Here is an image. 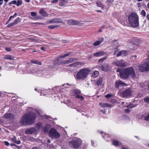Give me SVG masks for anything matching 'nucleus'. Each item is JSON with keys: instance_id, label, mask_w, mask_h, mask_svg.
Listing matches in <instances>:
<instances>
[{"instance_id": "obj_1", "label": "nucleus", "mask_w": 149, "mask_h": 149, "mask_svg": "<svg viewBox=\"0 0 149 149\" xmlns=\"http://www.w3.org/2000/svg\"><path fill=\"white\" fill-rule=\"evenodd\" d=\"M30 108L31 109V112L30 111L25 114L22 117L19 122L21 125H30L33 124L36 118L35 113H39L37 109Z\"/></svg>"}, {"instance_id": "obj_2", "label": "nucleus", "mask_w": 149, "mask_h": 149, "mask_svg": "<svg viewBox=\"0 0 149 149\" xmlns=\"http://www.w3.org/2000/svg\"><path fill=\"white\" fill-rule=\"evenodd\" d=\"M128 20L131 26L133 27L138 26L139 24V17L135 13H132L128 17Z\"/></svg>"}, {"instance_id": "obj_3", "label": "nucleus", "mask_w": 149, "mask_h": 149, "mask_svg": "<svg viewBox=\"0 0 149 149\" xmlns=\"http://www.w3.org/2000/svg\"><path fill=\"white\" fill-rule=\"evenodd\" d=\"M90 70L87 68L82 69L77 74L76 78L77 80H84L87 77Z\"/></svg>"}, {"instance_id": "obj_4", "label": "nucleus", "mask_w": 149, "mask_h": 149, "mask_svg": "<svg viewBox=\"0 0 149 149\" xmlns=\"http://www.w3.org/2000/svg\"><path fill=\"white\" fill-rule=\"evenodd\" d=\"M68 145L71 148H77L81 145V141L78 139H74L68 142Z\"/></svg>"}, {"instance_id": "obj_5", "label": "nucleus", "mask_w": 149, "mask_h": 149, "mask_svg": "<svg viewBox=\"0 0 149 149\" xmlns=\"http://www.w3.org/2000/svg\"><path fill=\"white\" fill-rule=\"evenodd\" d=\"M139 69L141 72H144L149 70V59H146L145 62L138 67Z\"/></svg>"}, {"instance_id": "obj_6", "label": "nucleus", "mask_w": 149, "mask_h": 149, "mask_svg": "<svg viewBox=\"0 0 149 149\" xmlns=\"http://www.w3.org/2000/svg\"><path fill=\"white\" fill-rule=\"evenodd\" d=\"M113 64L120 67H125L129 66L128 64L123 60L116 59L113 61Z\"/></svg>"}, {"instance_id": "obj_7", "label": "nucleus", "mask_w": 149, "mask_h": 149, "mask_svg": "<svg viewBox=\"0 0 149 149\" xmlns=\"http://www.w3.org/2000/svg\"><path fill=\"white\" fill-rule=\"evenodd\" d=\"M49 136L52 138L57 139L60 136V134L55 129L51 128L49 132Z\"/></svg>"}, {"instance_id": "obj_8", "label": "nucleus", "mask_w": 149, "mask_h": 149, "mask_svg": "<svg viewBox=\"0 0 149 149\" xmlns=\"http://www.w3.org/2000/svg\"><path fill=\"white\" fill-rule=\"evenodd\" d=\"M125 69L129 77L130 76L132 78H134L136 77L135 72L132 67H127L125 68Z\"/></svg>"}, {"instance_id": "obj_9", "label": "nucleus", "mask_w": 149, "mask_h": 149, "mask_svg": "<svg viewBox=\"0 0 149 149\" xmlns=\"http://www.w3.org/2000/svg\"><path fill=\"white\" fill-rule=\"evenodd\" d=\"M131 91L130 88L125 90L120 93V97L123 98H128L131 95Z\"/></svg>"}, {"instance_id": "obj_10", "label": "nucleus", "mask_w": 149, "mask_h": 149, "mask_svg": "<svg viewBox=\"0 0 149 149\" xmlns=\"http://www.w3.org/2000/svg\"><path fill=\"white\" fill-rule=\"evenodd\" d=\"M120 77L121 79H126L129 77L125 68L122 69V70L121 72Z\"/></svg>"}, {"instance_id": "obj_11", "label": "nucleus", "mask_w": 149, "mask_h": 149, "mask_svg": "<svg viewBox=\"0 0 149 149\" xmlns=\"http://www.w3.org/2000/svg\"><path fill=\"white\" fill-rule=\"evenodd\" d=\"M126 84L120 80L116 81L115 82V87L118 88L119 87L125 85Z\"/></svg>"}, {"instance_id": "obj_12", "label": "nucleus", "mask_w": 149, "mask_h": 149, "mask_svg": "<svg viewBox=\"0 0 149 149\" xmlns=\"http://www.w3.org/2000/svg\"><path fill=\"white\" fill-rule=\"evenodd\" d=\"M47 22L48 24H54L55 23H62V21L61 19L56 18L52 19L49 20L47 21Z\"/></svg>"}, {"instance_id": "obj_13", "label": "nucleus", "mask_w": 149, "mask_h": 149, "mask_svg": "<svg viewBox=\"0 0 149 149\" xmlns=\"http://www.w3.org/2000/svg\"><path fill=\"white\" fill-rule=\"evenodd\" d=\"M3 118L9 120H12L14 118V116L12 113H8L5 114L4 115Z\"/></svg>"}, {"instance_id": "obj_14", "label": "nucleus", "mask_w": 149, "mask_h": 149, "mask_svg": "<svg viewBox=\"0 0 149 149\" xmlns=\"http://www.w3.org/2000/svg\"><path fill=\"white\" fill-rule=\"evenodd\" d=\"M67 22L68 24L70 25H77L79 23L77 21L72 19L67 20Z\"/></svg>"}, {"instance_id": "obj_15", "label": "nucleus", "mask_w": 149, "mask_h": 149, "mask_svg": "<svg viewBox=\"0 0 149 149\" xmlns=\"http://www.w3.org/2000/svg\"><path fill=\"white\" fill-rule=\"evenodd\" d=\"M36 131L35 128L32 127L29 129H27L25 131V133L27 134H32L34 133Z\"/></svg>"}, {"instance_id": "obj_16", "label": "nucleus", "mask_w": 149, "mask_h": 149, "mask_svg": "<svg viewBox=\"0 0 149 149\" xmlns=\"http://www.w3.org/2000/svg\"><path fill=\"white\" fill-rule=\"evenodd\" d=\"M106 53V52L103 51H100L95 52L94 53V55L96 57H100L104 55Z\"/></svg>"}, {"instance_id": "obj_17", "label": "nucleus", "mask_w": 149, "mask_h": 149, "mask_svg": "<svg viewBox=\"0 0 149 149\" xmlns=\"http://www.w3.org/2000/svg\"><path fill=\"white\" fill-rule=\"evenodd\" d=\"M102 70L104 71H106L108 70L109 68V65L108 64L105 63L103 65H101L100 67Z\"/></svg>"}, {"instance_id": "obj_18", "label": "nucleus", "mask_w": 149, "mask_h": 149, "mask_svg": "<svg viewBox=\"0 0 149 149\" xmlns=\"http://www.w3.org/2000/svg\"><path fill=\"white\" fill-rule=\"evenodd\" d=\"M103 81V78L101 77H99L97 79L96 82V84L97 86H100L102 84Z\"/></svg>"}, {"instance_id": "obj_19", "label": "nucleus", "mask_w": 149, "mask_h": 149, "mask_svg": "<svg viewBox=\"0 0 149 149\" xmlns=\"http://www.w3.org/2000/svg\"><path fill=\"white\" fill-rule=\"evenodd\" d=\"M99 105L102 107L105 108L106 107H110L112 106L111 104H108L107 103H99Z\"/></svg>"}, {"instance_id": "obj_20", "label": "nucleus", "mask_w": 149, "mask_h": 149, "mask_svg": "<svg viewBox=\"0 0 149 149\" xmlns=\"http://www.w3.org/2000/svg\"><path fill=\"white\" fill-rule=\"evenodd\" d=\"M39 13L42 16L44 17H46L47 16V14L46 12H45L42 8L41 9Z\"/></svg>"}, {"instance_id": "obj_21", "label": "nucleus", "mask_w": 149, "mask_h": 149, "mask_svg": "<svg viewBox=\"0 0 149 149\" xmlns=\"http://www.w3.org/2000/svg\"><path fill=\"white\" fill-rule=\"evenodd\" d=\"M78 59L76 58H70L68 60V64L73 62H75L78 61Z\"/></svg>"}, {"instance_id": "obj_22", "label": "nucleus", "mask_w": 149, "mask_h": 149, "mask_svg": "<svg viewBox=\"0 0 149 149\" xmlns=\"http://www.w3.org/2000/svg\"><path fill=\"white\" fill-rule=\"evenodd\" d=\"M4 58L6 59H9L10 60H14V57L10 55H6Z\"/></svg>"}, {"instance_id": "obj_23", "label": "nucleus", "mask_w": 149, "mask_h": 149, "mask_svg": "<svg viewBox=\"0 0 149 149\" xmlns=\"http://www.w3.org/2000/svg\"><path fill=\"white\" fill-rule=\"evenodd\" d=\"M103 40L104 38H101L100 40L97 41L95 42L94 43H93V45L95 46H97L101 43L103 41Z\"/></svg>"}, {"instance_id": "obj_24", "label": "nucleus", "mask_w": 149, "mask_h": 149, "mask_svg": "<svg viewBox=\"0 0 149 149\" xmlns=\"http://www.w3.org/2000/svg\"><path fill=\"white\" fill-rule=\"evenodd\" d=\"M75 66L76 67L78 66H80L81 65H84V63H81L79 62H75Z\"/></svg>"}, {"instance_id": "obj_25", "label": "nucleus", "mask_w": 149, "mask_h": 149, "mask_svg": "<svg viewBox=\"0 0 149 149\" xmlns=\"http://www.w3.org/2000/svg\"><path fill=\"white\" fill-rule=\"evenodd\" d=\"M31 62L34 64H36L39 65H41V62L38 61L36 60H31Z\"/></svg>"}, {"instance_id": "obj_26", "label": "nucleus", "mask_w": 149, "mask_h": 149, "mask_svg": "<svg viewBox=\"0 0 149 149\" xmlns=\"http://www.w3.org/2000/svg\"><path fill=\"white\" fill-rule=\"evenodd\" d=\"M42 124L41 123H38L36 126V127L39 130H40L41 128Z\"/></svg>"}, {"instance_id": "obj_27", "label": "nucleus", "mask_w": 149, "mask_h": 149, "mask_svg": "<svg viewBox=\"0 0 149 149\" xmlns=\"http://www.w3.org/2000/svg\"><path fill=\"white\" fill-rule=\"evenodd\" d=\"M61 61L60 58L58 57L54 60V62L58 65H61V64H59V62H61Z\"/></svg>"}, {"instance_id": "obj_28", "label": "nucleus", "mask_w": 149, "mask_h": 149, "mask_svg": "<svg viewBox=\"0 0 149 149\" xmlns=\"http://www.w3.org/2000/svg\"><path fill=\"white\" fill-rule=\"evenodd\" d=\"M119 143H120L118 141L114 140L113 141V144L115 146H118Z\"/></svg>"}, {"instance_id": "obj_29", "label": "nucleus", "mask_w": 149, "mask_h": 149, "mask_svg": "<svg viewBox=\"0 0 149 149\" xmlns=\"http://www.w3.org/2000/svg\"><path fill=\"white\" fill-rule=\"evenodd\" d=\"M136 105H134L133 104H129L127 105L126 106V107L127 108L131 109L132 108L136 107Z\"/></svg>"}, {"instance_id": "obj_30", "label": "nucleus", "mask_w": 149, "mask_h": 149, "mask_svg": "<svg viewBox=\"0 0 149 149\" xmlns=\"http://www.w3.org/2000/svg\"><path fill=\"white\" fill-rule=\"evenodd\" d=\"M99 75V72L98 71H94L93 74H92V76L93 77L95 78L98 76Z\"/></svg>"}, {"instance_id": "obj_31", "label": "nucleus", "mask_w": 149, "mask_h": 149, "mask_svg": "<svg viewBox=\"0 0 149 149\" xmlns=\"http://www.w3.org/2000/svg\"><path fill=\"white\" fill-rule=\"evenodd\" d=\"M97 5L99 7L101 8H104V6L103 5L102 3L100 1H98L96 3Z\"/></svg>"}, {"instance_id": "obj_32", "label": "nucleus", "mask_w": 149, "mask_h": 149, "mask_svg": "<svg viewBox=\"0 0 149 149\" xmlns=\"http://www.w3.org/2000/svg\"><path fill=\"white\" fill-rule=\"evenodd\" d=\"M59 64L65 65L68 64V60L63 61H61V62H59Z\"/></svg>"}, {"instance_id": "obj_33", "label": "nucleus", "mask_w": 149, "mask_h": 149, "mask_svg": "<svg viewBox=\"0 0 149 149\" xmlns=\"http://www.w3.org/2000/svg\"><path fill=\"white\" fill-rule=\"evenodd\" d=\"M58 26V25H52L49 26H48V28L49 29H54V28H56Z\"/></svg>"}, {"instance_id": "obj_34", "label": "nucleus", "mask_w": 149, "mask_h": 149, "mask_svg": "<svg viewBox=\"0 0 149 149\" xmlns=\"http://www.w3.org/2000/svg\"><path fill=\"white\" fill-rule=\"evenodd\" d=\"M20 21V19L19 17H17L16 19H15L14 21V22L15 25L18 22Z\"/></svg>"}, {"instance_id": "obj_35", "label": "nucleus", "mask_w": 149, "mask_h": 149, "mask_svg": "<svg viewBox=\"0 0 149 149\" xmlns=\"http://www.w3.org/2000/svg\"><path fill=\"white\" fill-rule=\"evenodd\" d=\"M121 56H125L127 54V52L126 51L123 50L121 51Z\"/></svg>"}, {"instance_id": "obj_36", "label": "nucleus", "mask_w": 149, "mask_h": 149, "mask_svg": "<svg viewBox=\"0 0 149 149\" xmlns=\"http://www.w3.org/2000/svg\"><path fill=\"white\" fill-rule=\"evenodd\" d=\"M22 3V1L21 0H18L17 2V3L16 5L17 6H20Z\"/></svg>"}, {"instance_id": "obj_37", "label": "nucleus", "mask_w": 149, "mask_h": 149, "mask_svg": "<svg viewBox=\"0 0 149 149\" xmlns=\"http://www.w3.org/2000/svg\"><path fill=\"white\" fill-rule=\"evenodd\" d=\"M74 92L75 93L77 94H79L81 93L80 91L78 89L74 90Z\"/></svg>"}, {"instance_id": "obj_38", "label": "nucleus", "mask_w": 149, "mask_h": 149, "mask_svg": "<svg viewBox=\"0 0 149 149\" xmlns=\"http://www.w3.org/2000/svg\"><path fill=\"white\" fill-rule=\"evenodd\" d=\"M17 3V1L16 0H13L11 2H10V3H9V4L11 6L12 4H16Z\"/></svg>"}, {"instance_id": "obj_39", "label": "nucleus", "mask_w": 149, "mask_h": 149, "mask_svg": "<svg viewBox=\"0 0 149 149\" xmlns=\"http://www.w3.org/2000/svg\"><path fill=\"white\" fill-rule=\"evenodd\" d=\"M144 101L147 103H149V97H146L144 98Z\"/></svg>"}, {"instance_id": "obj_40", "label": "nucleus", "mask_w": 149, "mask_h": 149, "mask_svg": "<svg viewBox=\"0 0 149 149\" xmlns=\"http://www.w3.org/2000/svg\"><path fill=\"white\" fill-rule=\"evenodd\" d=\"M76 97L77 98H79V99H81V100H82L84 99V97L80 95H77L76 96Z\"/></svg>"}, {"instance_id": "obj_41", "label": "nucleus", "mask_w": 149, "mask_h": 149, "mask_svg": "<svg viewBox=\"0 0 149 149\" xmlns=\"http://www.w3.org/2000/svg\"><path fill=\"white\" fill-rule=\"evenodd\" d=\"M107 58V57H104L103 58H100L99 60V62H101L103 61Z\"/></svg>"}, {"instance_id": "obj_42", "label": "nucleus", "mask_w": 149, "mask_h": 149, "mask_svg": "<svg viewBox=\"0 0 149 149\" xmlns=\"http://www.w3.org/2000/svg\"><path fill=\"white\" fill-rule=\"evenodd\" d=\"M11 139L12 141L15 143L16 142V137L15 136H14L13 138Z\"/></svg>"}, {"instance_id": "obj_43", "label": "nucleus", "mask_w": 149, "mask_h": 149, "mask_svg": "<svg viewBox=\"0 0 149 149\" xmlns=\"http://www.w3.org/2000/svg\"><path fill=\"white\" fill-rule=\"evenodd\" d=\"M15 25V24L14 22H13L10 23L7 26L8 27H12L13 26H14Z\"/></svg>"}, {"instance_id": "obj_44", "label": "nucleus", "mask_w": 149, "mask_h": 149, "mask_svg": "<svg viewBox=\"0 0 149 149\" xmlns=\"http://www.w3.org/2000/svg\"><path fill=\"white\" fill-rule=\"evenodd\" d=\"M49 129L46 127H45L43 128V132H44L46 133L48 132V131Z\"/></svg>"}, {"instance_id": "obj_45", "label": "nucleus", "mask_w": 149, "mask_h": 149, "mask_svg": "<svg viewBox=\"0 0 149 149\" xmlns=\"http://www.w3.org/2000/svg\"><path fill=\"white\" fill-rule=\"evenodd\" d=\"M141 14L143 17H145L146 15V13L144 10H142L141 11Z\"/></svg>"}, {"instance_id": "obj_46", "label": "nucleus", "mask_w": 149, "mask_h": 149, "mask_svg": "<svg viewBox=\"0 0 149 149\" xmlns=\"http://www.w3.org/2000/svg\"><path fill=\"white\" fill-rule=\"evenodd\" d=\"M31 15L33 17L37 15L36 13L35 12H31Z\"/></svg>"}, {"instance_id": "obj_47", "label": "nucleus", "mask_w": 149, "mask_h": 149, "mask_svg": "<svg viewBox=\"0 0 149 149\" xmlns=\"http://www.w3.org/2000/svg\"><path fill=\"white\" fill-rule=\"evenodd\" d=\"M69 66L70 67H76L75 66V63H72V64H69Z\"/></svg>"}, {"instance_id": "obj_48", "label": "nucleus", "mask_w": 149, "mask_h": 149, "mask_svg": "<svg viewBox=\"0 0 149 149\" xmlns=\"http://www.w3.org/2000/svg\"><path fill=\"white\" fill-rule=\"evenodd\" d=\"M112 96V95L111 94H107L105 96V97L107 98L111 97Z\"/></svg>"}, {"instance_id": "obj_49", "label": "nucleus", "mask_w": 149, "mask_h": 149, "mask_svg": "<svg viewBox=\"0 0 149 149\" xmlns=\"http://www.w3.org/2000/svg\"><path fill=\"white\" fill-rule=\"evenodd\" d=\"M8 52L12 51V49L10 47H6L5 49Z\"/></svg>"}, {"instance_id": "obj_50", "label": "nucleus", "mask_w": 149, "mask_h": 149, "mask_svg": "<svg viewBox=\"0 0 149 149\" xmlns=\"http://www.w3.org/2000/svg\"><path fill=\"white\" fill-rule=\"evenodd\" d=\"M122 69H119V68H118L117 70H116V71L118 72H119V75H120V74L121 73V72H122Z\"/></svg>"}, {"instance_id": "obj_51", "label": "nucleus", "mask_w": 149, "mask_h": 149, "mask_svg": "<svg viewBox=\"0 0 149 149\" xmlns=\"http://www.w3.org/2000/svg\"><path fill=\"white\" fill-rule=\"evenodd\" d=\"M145 120H149V114L148 116L145 117Z\"/></svg>"}, {"instance_id": "obj_52", "label": "nucleus", "mask_w": 149, "mask_h": 149, "mask_svg": "<svg viewBox=\"0 0 149 149\" xmlns=\"http://www.w3.org/2000/svg\"><path fill=\"white\" fill-rule=\"evenodd\" d=\"M67 104L68 106L69 107H71L72 105V103H71L70 102L69 103H67Z\"/></svg>"}, {"instance_id": "obj_53", "label": "nucleus", "mask_w": 149, "mask_h": 149, "mask_svg": "<svg viewBox=\"0 0 149 149\" xmlns=\"http://www.w3.org/2000/svg\"><path fill=\"white\" fill-rule=\"evenodd\" d=\"M4 143L5 144V145L6 146H8L9 145V143L7 141H5L4 142Z\"/></svg>"}, {"instance_id": "obj_54", "label": "nucleus", "mask_w": 149, "mask_h": 149, "mask_svg": "<svg viewBox=\"0 0 149 149\" xmlns=\"http://www.w3.org/2000/svg\"><path fill=\"white\" fill-rule=\"evenodd\" d=\"M120 56H121V51L118 53L117 54V56L118 57Z\"/></svg>"}, {"instance_id": "obj_55", "label": "nucleus", "mask_w": 149, "mask_h": 149, "mask_svg": "<svg viewBox=\"0 0 149 149\" xmlns=\"http://www.w3.org/2000/svg\"><path fill=\"white\" fill-rule=\"evenodd\" d=\"M41 49L42 50L44 51H45L46 50V48L45 47H41Z\"/></svg>"}, {"instance_id": "obj_56", "label": "nucleus", "mask_w": 149, "mask_h": 149, "mask_svg": "<svg viewBox=\"0 0 149 149\" xmlns=\"http://www.w3.org/2000/svg\"><path fill=\"white\" fill-rule=\"evenodd\" d=\"M70 54L69 53H68L65 54L64 55V56H65V57L68 56H69Z\"/></svg>"}, {"instance_id": "obj_57", "label": "nucleus", "mask_w": 149, "mask_h": 149, "mask_svg": "<svg viewBox=\"0 0 149 149\" xmlns=\"http://www.w3.org/2000/svg\"><path fill=\"white\" fill-rule=\"evenodd\" d=\"M17 144H19L21 143V141L20 140H18L17 141H16V142L15 143Z\"/></svg>"}, {"instance_id": "obj_58", "label": "nucleus", "mask_w": 149, "mask_h": 149, "mask_svg": "<svg viewBox=\"0 0 149 149\" xmlns=\"http://www.w3.org/2000/svg\"><path fill=\"white\" fill-rule=\"evenodd\" d=\"M130 111V110L128 109H126L125 110V112L126 113H128V112H129Z\"/></svg>"}, {"instance_id": "obj_59", "label": "nucleus", "mask_w": 149, "mask_h": 149, "mask_svg": "<svg viewBox=\"0 0 149 149\" xmlns=\"http://www.w3.org/2000/svg\"><path fill=\"white\" fill-rule=\"evenodd\" d=\"M58 1V0H53L52 2L53 3H57Z\"/></svg>"}, {"instance_id": "obj_60", "label": "nucleus", "mask_w": 149, "mask_h": 149, "mask_svg": "<svg viewBox=\"0 0 149 149\" xmlns=\"http://www.w3.org/2000/svg\"><path fill=\"white\" fill-rule=\"evenodd\" d=\"M33 149H39V147H34L33 148Z\"/></svg>"}, {"instance_id": "obj_61", "label": "nucleus", "mask_w": 149, "mask_h": 149, "mask_svg": "<svg viewBox=\"0 0 149 149\" xmlns=\"http://www.w3.org/2000/svg\"><path fill=\"white\" fill-rule=\"evenodd\" d=\"M3 0H0V4L2 5L3 3Z\"/></svg>"}, {"instance_id": "obj_62", "label": "nucleus", "mask_w": 149, "mask_h": 149, "mask_svg": "<svg viewBox=\"0 0 149 149\" xmlns=\"http://www.w3.org/2000/svg\"><path fill=\"white\" fill-rule=\"evenodd\" d=\"M141 86L142 88H143L145 87V85H144V84H141V86Z\"/></svg>"}, {"instance_id": "obj_63", "label": "nucleus", "mask_w": 149, "mask_h": 149, "mask_svg": "<svg viewBox=\"0 0 149 149\" xmlns=\"http://www.w3.org/2000/svg\"><path fill=\"white\" fill-rule=\"evenodd\" d=\"M114 0H107V1L110 2H113Z\"/></svg>"}, {"instance_id": "obj_64", "label": "nucleus", "mask_w": 149, "mask_h": 149, "mask_svg": "<svg viewBox=\"0 0 149 149\" xmlns=\"http://www.w3.org/2000/svg\"><path fill=\"white\" fill-rule=\"evenodd\" d=\"M58 57L59 58H64L65 57L64 56V55H62V56H59Z\"/></svg>"}]
</instances>
